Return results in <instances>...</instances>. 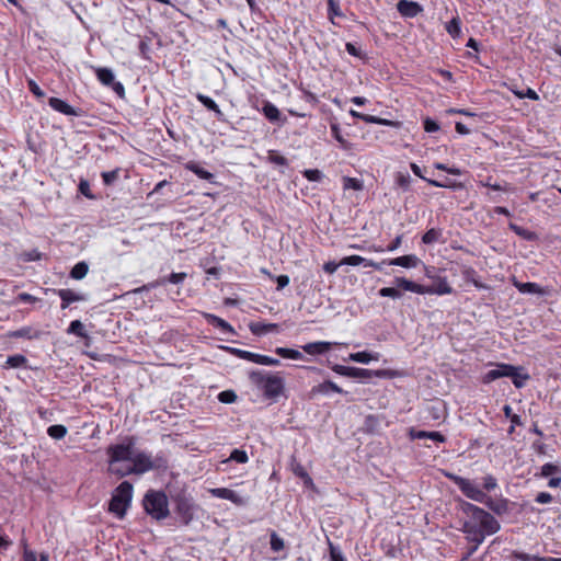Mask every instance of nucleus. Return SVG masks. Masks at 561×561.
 <instances>
[{
  "mask_svg": "<svg viewBox=\"0 0 561 561\" xmlns=\"http://www.w3.org/2000/svg\"><path fill=\"white\" fill-rule=\"evenodd\" d=\"M500 528L499 520L482 508L462 523L461 531L469 542L481 545L486 536L497 533Z\"/></svg>",
  "mask_w": 561,
  "mask_h": 561,
  "instance_id": "nucleus-1",
  "label": "nucleus"
},
{
  "mask_svg": "<svg viewBox=\"0 0 561 561\" xmlns=\"http://www.w3.org/2000/svg\"><path fill=\"white\" fill-rule=\"evenodd\" d=\"M444 476L448 480L454 482L466 497L474 502L485 504L491 511L499 515L506 513L507 500L501 499L494 501L490 496H488L486 493L482 489H480L473 481L455 474L453 472L444 471Z\"/></svg>",
  "mask_w": 561,
  "mask_h": 561,
  "instance_id": "nucleus-2",
  "label": "nucleus"
},
{
  "mask_svg": "<svg viewBox=\"0 0 561 561\" xmlns=\"http://www.w3.org/2000/svg\"><path fill=\"white\" fill-rule=\"evenodd\" d=\"M169 460L164 451H159L156 456H151L146 451L134 453L131 462L126 465L124 470H115L116 476L124 478L130 474H144L151 470H165Z\"/></svg>",
  "mask_w": 561,
  "mask_h": 561,
  "instance_id": "nucleus-3",
  "label": "nucleus"
},
{
  "mask_svg": "<svg viewBox=\"0 0 561 561\" xmlns=\"http://www.w3.org/2000/svg\"><path fill=\"white\" fill-rule=\"evenodd\" d=\"M426 276L433 280V284L430 286L416 284L404 277H396L393 279V283L396 286L402 288L403 290L415 293L419 295L428 294L443 296L453 294V287L449 285L446 277L432 274L431 271L426 272Z\"/></svg>",
  "mask_w": 561,
  "mask_h": 561,
  "instance_id": "nucleus-4",
  "label": "nucleus"
},
{
  "mask_svg": "<svg viewBox=\"0 0 561 561\" xmlns=\"http://www.w3.org/2000/svg\"><path fill=\"white\" fill-rule=\"evenodd\" d=\"M136 444L135 437H126L122 443L110 445L106 449L108 457V471L116 476L115 470H124L126 465L123 462H131L134 455V447Z\"/></svg>",
  "mask_w": 561,
  "mask_h": 561,
  "instance_id": "nucleus-5",
  "label": "nucleus"
},
{
  "mask_svg": "<svg viewBox=\"0 0 561 561\" xmlns=\"http://www.w3.org/2000/svg\"><path fill=\"white\" fill-rule=\"evenodd\" d=\"M250 380L259 387L267 399L278 398L285 390V380L279 373H266L253 370L249 375Z\"/></svg>",
  "mask_w": 561,
  "mask_h": 561,
  "instance_id": "nucleus-6",
  "label": "nucleus"
},
{
  "mask_svg": "<svg viewBox=\"0 0 561 561\" xmlns=\"http://www.w3.org/2000/svg\"><path fill=\"white\" fill-rule=\"evenodd\" d=\"M133 491V484L128 481H123L114 490L108 503V511L113 513L117 518L122 519L125 517L126 512L131 503Z\"/></svg>",
  "mask_w": 561,
  "mask_h": 561,
  "instance_id": "nucleus-7",
  "label": "nucleus"
},
{
  "mask_svg": "<svg viewBox=\"0 0 561 561\" xmlns=\"http://www.w3.org/2000/svg\"><path fill=\"white\" fill-rule=\"evenodd\" d=\"M145 512L157 520L165 519L169 514V502L163 491L149 490L142 500Z\"/></svg>",
  "mask_w": 561,
  "mask_h": 561,
  "instance_id": "nucleus-8",
  "label": "nucleus"
},
{
  "mask_svg": "<svg viewBox=\"0 0 561 561\" xmlns=\"http://www.w3.org/2000/svg\"><path fill=\"white\" fill-rule=\"evenodd\" d=\"M174 511L179 516L180 520L184 525H188L193 518L195 513V504L191 496L186 495L184 492L178 493L174 499Z\"/></svg>",
  "mask_w": 561,
  "mask_h": 561,
  "instance_id": "nucleus-9",
  "label": "nucleus"
},
{
  "mask_svg": "<svg viewBox=\"0 0 561 561\" xmlns=\"http://www.w3.org/2000/svg\"><path fill=\"white\" fill-rule=\"evenodd\" d=\"M54 293L59 296L61 299L60 308L62 310L67 309L70 304L77 302V301H85L87 296L80 293H76L72 289L62 288V289H54Z\"/></svg>",
  "mask_w": 561,
  "mask_h": 561,
  "instance_id": "nucleus-10",
  "label": "nucleus"
},
{
  "mask_svg": "<svg viewBox=\"0 0 561 561\" xmlns=\"http://www.w3.org/2000/svg\"><path fill=\"white\" fill-rule=\"evenodd\" d=\"M397 10L403 18H415L423 11V7L415 1L399 0Z\"/></svg>",
  "mask_w": 561,
  "mask_h": 561,
  "instance_id": "nucleus-11",
  "label": "nucleus"
},
{
  "mask_svg": "<svg viewBox=\"0 0 561 561\" xmlns=\"http://www.w3.org/2000/svg\"><path fill=\"white\" fill-rule=\"evenodd\" d=\"M513 369V365L510 364H496L495 368L490 369L488 373L484 374L482 377L483 383H490L499 378L507 377L510 374V370Z\"/></svg>",
  "mask_w": 561,
  "mask_h": 561,
  "instance_id": "nucleus-12",
  "label": "nucleus"
},
{
  "mask_svg": "<svg viewBox=\"0 0 561 561\" xmlns=\"http://www.w3.org/2000/svg\"><path fill=\"white\" fill-rule=\"evenodd\" d=\"M388 376V371L383 369L379 370H370L358 367H351L348 378L354 379H370L371 377H386Z\"/></svg>",
  "mask_w": 561,
  "mask_h": 561,
  "instance_id": "nucleus-13",
  "label": "nucleus"
},
{
  "mask_svg": "<svg viewBox=\"0 0 561 561\" xmlns=\"http://www.w3.org/2000/svg\"><path fill=\"white\" fill-rule=\"evenodd\" d=\"M48 104L54 111L59 112L64 115H68V116H79L80 115L79 110L72 107L71 105H69L67 102H65L61 99L54 98V96L49 98Z\"/></svg>",
  "mask_w": 561,
  "mask_h": 561,
  "instance_id": "nucleus-14",
  "label": "nucleus"
},
{
  "mask_svg": "<svg viewBox=\"0 0 561 561\" xmlns=\"http://www.w3.org/2000/svg\"><path fill=\"white\" fill-rule=\"evenodd\" d=\"M209 493L214 497L222 499V500H228V501H230V502H232L233 504H237V505L243 504V500L241 499V496L237 492H234V491H232L230 489H227V488L210 489Z\"/></svg>",
  "mask_w": 561,
  "mask_h": 561,
  "instance_id": "nucleus-15",
  "label": "nucleus"
},
{
  "mask_svg": "<svg viewBox=\"0 0 561 561\" xmlns=\"http://www.w3.org/2000/svg\"><path fill=\"white\" fill-rule=\"evenodd\" d=\"M408 434H409L410 439H412V440L425 439V438L432 439L437 443H444L446 440V437L443 434H440L439 432L421 431V430H416L414 427H411L409 430Z\"/></svg>",
  "mask_w": 561,
  "mask_h": 561,
  "instance_id": "nucleus-16",
  "label": "nucleus"
},
{
  "mask_svg": "<svg viewBox=\"0 0 561 561\" xmlns=\"http://www.w3.org/2000/svg\"><path fill=\"white\" fill-rule=\"evenodd\" d=\"M203 318L207 321L208 324L220 329L221 332L228 334H234V329L228 323L226 320L217 317L216 314L203 312Z\"/></svg>",
  "mask_w": 561,
  "mask_h": 561,
  "instance_id": "nucleus-17",
  "label": "nucleus"
},
{
  "mask_svg": "<svg viewBox=\"0 0 561 561\" xmlns=\"http://www.w3.org/2000/svg\"><path fill=\"white\" fill-rule=\"evenodd\" d=\"M335 344L336 343L333 342L318 341L307 343L302 345L301 348L309 355H320L331 350V347Z\"/></svg>",
  "mask_w": 561,
  "mask_h": 561,
  "instance_id": "nucleus-18",
  "label": "nucleus"
},
{
  "mask_svg": "<svg viewBox=\"0 0 561 561\" xmlns=\"http://www.w3.org/2000/svg\"><path fill=\"white\" fill-rule=\"evenodd\" d=\"M196 99L198 100L199 103H202L207 110L211 111L215 113V116L218 121H221V122H225L226 121V117H225V114L224 112L219 108V106L217 105V103L208 95H205V94H202V93H198L196 95Z\"/></svg>",
  "mask_w": 561,
  "mask_h": 561,
  "instance_id": "nucleus-19",
  "label": "nucleus"
},
{
  "mask_svg": "<svg viewBox=\"0 0 561 561\" xmlns=\"http://www.w3.org/2000/svg\"><path fill=\"white\" fill-rule=\"evenodd\" d=\"M513 285L522 294H533V295H540V296L547 294V290L545 288H542L540 285H538L537 283H531V282L522 283V282L514 279Z\"/></svg>",
  "mask_w": 561,
  "mask_h": 561,
  "instance_id": "nucleus-20",
  "label": "nucleus"
},
{
  "mask_svg": "<svg viewBox=\"0 0 561 561\" xmlns=\"http://www.w3.org/2000/svg\"><path fill=\"white\" fill-rule=\"evenodd\" d=\"M262 113L271 123L280 122V125L286 123V118L282 119V114L277 106L268 101L263 104Z\"/></svg>",
  "mask_w": 561,
  "mask_h": 561,
  "instance_id": "nucleus-21",
  "label": "nucleus"
},
{
  "mask_svg": "<svg viewBox=\"0 0 561 561\" xmlns=\"http://www.w3.org/2000/svg\"><path fill=\"white\" fill-rule=\"evenodd\" d=\"M420 259L414 254L402 255L396 259L388 260V265H397L405 268L416 267Z\"/></svg>",
  "mask_w": 561,
  "mask_h": 561,
  "instance_id": "nucleus-22",
  "label": "nucleus"
},
{
  "mask_svg": "<svg viewBox=\"0 0 561 561\" xmlns=\"http://www.w3.org/2000/svg\"><path fill=\"white\" fill-rule=\"evenodd\" d=\"M7 336L11 337V339L33 340V339H37L39 336V332L37 330H35L34 328L27 325V327H22L14 331H9L7 333Z\"/></svg>",
  "mask_w": 561,
  "mask_h": 561,
  "instance_id": "nucleus-23",
  "label": "nucleus"
},
{
  "mask_svg": "<svg viewBox=\"0 0 561 561\" xmlns=\"http://www.w3.org/2000/svg\"><path fill=\"white\" fill-rule=\"evenodd\" d=\"M511 375H507L512 379L513 385L520 389L525 386L526 381L529 379V375L524 373L523 367L513 366V369L510 370Z\"/></svg>",
  "mask_w": 561,
  "mask_h": 561,
  "instance_id": "nucleus-24",
  "label": "nucleus"
},
{
  "mask_svg": "<svg viewBox=\"0 0 561 561\" xmlns=\"http://www.w3.org/2000/svg\"><path fill=\"white\" fill-rule=\"evenodd\" d=\"M185 168L188 171L193 172L195 175H197L199 179L206 180L210 183L215 182V175L211 172L205 170L196 162L191 161L185 165Z\"/></svg>",
  "mask_w": 561,
  "mask_h": 561,
  "instance_id": "nucleus-25",
  "label": "nucleus"
},
{
  "mask_svg": "<svg viewBox=\"0 0 561 561\" xmlns=\"http://www.w3.org/2000/svg\"><path fill=\"white\" fill-rule=\"evenodd\" d=\"M330 391L345 393V391L331 380L323 381L312 388V393L329 394Z\"/></svg>",
  "mask_w": 561,
  "mask_h": 561,
  "instance_id": "nucleus-26",
  "label": "nucleus"
},
{
  "mask_svg": "<svg viewBox=\"0 0 561 561\" xmlns=\"http://www.w3.org/2000/svg\"><path fill=\"white\" fill-rule=\"evenodd\" d=\"M27 358L22 354L11 355L7 358L5 363L2 365L3 369L10 368H26L27 367Z\"/></svg>",
  "mask_w": 561,
  "mask_h": 561,
  "instance_id": "nucleus-27",
  "label": "nucleus"
},
{
  "mask_svg": "<svg viewBox=\"0 0 561 561\" xmlns=\"http://www.w3.org/2000/svg\"><path fill=\"white\" fill-rule=\"evenodd\" d=\"M277 329H278V324H276V323L252 322L250 324V331L254 335H264L270 332L276 331Z\"/></svg>",
  "mask_w": 561,
  "mask_h": 561,
  "instance_id": "nucleus-28",
  "label": "nucleus"
},
{
  "mask_svg": "<svg viewBox=\"0 0 561 561\" xmlns=\"http://www.w3.org/2000/svg\"><path fill=\"white\" fill-rule=\"evenodd\" d=\"M186 273H171L169 276H164V277H161L159 278L154 284L151 285V287H156V286H164L167 285L168 283H171V284H182L185 278H186Z\"/></svg>",
  "mask_w": 561,
  "mask_h": 561,
  "instance_id": "nucleus-29",
  "label": "nucleus"
},
{
  "mask_svg": "<svg viewBox=\"0 0 561 561\" xmlns=\"http://www.w3.org/2000/svg\"><path fill=\"white\" fill-rule=\"evenodd\" d=\"M95 75L98 80L105 87H111L115 82L114 72L110 68H96Z\"/></svg>",
  "mask_w": 561,
  "mask_h": 561,
  "instance_id": "nucleus-30",
  "label": "nucleus"
},
{
  "mask_svg": "<svg viewBox=\"0 0 561 561\" xmlns=\"http://www.w3.org/2000/svg\"><path fill=\"white\" fill-rule=\"evenodd\" d=\"M226 350L230 354H232L241 359H245L248 362L257 364L259 356H260V354H257V353H253V352L241 350V348H234V347H226Z\"/></svg>",
  "mask_w": 561,
  "mask_h": 561,
  "instance_id": "nucleus-31",
  "label": "nucleus"
},
{
  "mask_svg": "<svg viewBox=\"0 0 561 561\" xmlns=\"http://www.w3.org/2000/svg\"><path fill=\"white\" fill-rule=\"evenodd\" d=\"M348 359L352 362L360 363V364H368L371 360H378L379 354L378 353L371 354V353H368L365 351L357 352V353L350 354Z\"/></svg>",
  "mask_w": 561,
  "mask_h": 561,
  "instance_id": "nucleus-32",
  "label": "nucleus"
},
{
  "mask_svg": "<svg viewBox=\"0 0 561 561\" xmlns=\"http://www.w3.org/2000/svg\"><path fill=\"white\" fill-rule=\"evenodd\" d=\"M274 352H275V354H277L278 356H280L283 358H288V359H294V360H299V359L304 358V355L301 352H299L297 350H293V348L279 346V347H276Z\"/></svg>",
  "mask_w": 561,
  "mask_h": 561,
  "instance_id": "nucleus-33",
  "label": "nucleus"
},
{
  "mask_svg": "<svg viewBox=\"0 0 561 561\" xmlns=\"http://www.w3.org/2000/svg\"><path fill=\"white\" fill-rule=\"evenodd\" d=\"M89 272V265L84 262H78L70 271V277L80 280L85 277Z\"/></svg>",
  "mask_w": 561,
  "mask_h": 561,
  "instance_id": "nucleus-34",
  "label": "nucleus"
},
{
  "mask_svg": "<svg viewBox=\"0 0 561 561\" xmlns=\"http://www.w3.org/2000/svg\"><path fill=\"white\" fill-rule=\"evenodd\" d=\"M508 228L514 232L516 233L517 236H519L520 238L527 240V241H533L536 239V233L534 231H530L528 229H525L516 224H513V222H510L508 225Z\"/></svg>",
  "mask_w": 561,
  "mask_h": 561,
  "instance_id": "nucleus-35",
  "label": "nucleus"
},
{
  "mask_svg": "<svg viewBox=\"0 0 561 561\" xmlns=\"http://www.w3.org/2000/svg\"><path fill=\"white\" fill-rule=\"evenodd\" d=\"M67 427L61 424L51 425L47 428L48 436L54 439H62L67 435Z\"/></svg>",
  "mask_w": 561,
  "mask_h": 561,
  "instance_id": "nucleus-36",
  "label": "nucleus"
},
{
  "mask_svg": "<svg viewBox=\"0 0 561 561\" xmlns=\"http://www.w3.org/2000/svg\"><path fill=\"white\" fill-rule=\"evenodd\" d=\"M442 237V230L437 228L428 229L422 237V242L425 244H433L439 241Z\"/></svg>",
  "mask_w": 561,
  "mask_h": 561,
  "instance_id": "nucleus-37",
  "label": "nucleus"
},
{
  "mask_svg": "<svg viewBox=\"0 0 561 561\" xmlns=\"http://www.w3.org/2000/svg\"><path fill=\"white\" fill-rule=\"evenodd\" d=\"M331 134L334 137V139L340 142V145L347 149L350 148V142L342 136L341 128L337 123H331L330 124Z\"/></svg>",
  "mask_w": 561,
  "mask_h": 561,
  "instance_id": "nucleus-38",
  "label": "nucleus"
},
{
  "mask_svg": "<svg viewBox=\"0 0 561 561\" xmlns=\"http://www.w3.org/2000/svg\"><path fill=\"white\" fill-rule=\"evenodd\" d=\"M328 1V16L330 21L334 24V16H343V12L340 8L339 0H327Z\"/></svg>",
  "mask_w": 561,
  "mask_h": 561,
  "instance_id": "nucleus-39",
  "label": "nucleus"
},
{
  "mask_svg": "<svg viewBox=\"0 0 561 561\" xmlns=\"http://www.w3.org/2000/svg\"><path fill=\"white\" fill-rule=\"evenodd\" d=\"M67 332L75 334L79 337H87V332H85L84 325L80 320L71 321L68 327Z\"/></svg>",
  "mask_w": 561,
  "mask_h": 561,
  "instance_id": "nucleus-40",
  "label": "nucleus"
},
{
  "mask_svg": "<svg viewBox=\"0 0 561 561\" xmlns=\"http://www.w3.org/2000/svg\"><path fill=\"white\" fill-rule=\"evenodd\" d=\"M270 545L274 552H278L285 548V541L277 535L276 531L272 530L270 534Z\"/></svg>",
  "mask_w": 561,
  "mask_h": 561,
  "instance_id": "nucleus-41",
  "label": "nucleus"
},
{
  "mask_svg": "<svg viewBox=\"0 0 561 561\" xmlns=\"http://www.w3.org/2000/svg\"><path fill=\"white\" fill-rule=\"evenodd\" d=\"M446 31L453 37H458L461 33V23L458 18H454L446 25Z\"/></svg>",
  "mask_w": 561,
  "mask_h": 561,
  "instance_id": "nucleus-42",
  "label": "nucleus"
},
{
  "mask_svg": "<svg viewBox=\"0 0 561 561\" xmlns=\"http://www.w3.org/2000/svg\"><path fill=\"white\" fill-rule=\"evenodd\" d=\"M343 187L344 190L362 191L364 185L363 182L358 179L345 176L343 179Z\"/></svg>",
  "mask_w": 561,
  "mask_h": 561,
  "instance_id": "nucleus-43",
  "label": "nucleus"
},
{
  "mask_svg": "<svg viewBox=\"0 0 561 561\" xmlns=\"http://www.w3.org/2000/svg\"><path fill=\"white\" fill-rule=\"evenodd\" d=\"M229 460L236 461L237 463H245L249 457L245 450L236 448L231 451Z\"/></svg>",
  "mask_w": 561,
  "mask_h": 561,
  "instance_id": "nucleus-44",
  "label": "nucleus"
},
{
  "mask_svg": "<svg viewBox=\"0 0 561 561\" xmlns=\"http://www.w3.org/2000/svg\"><path fill=\"white\" fill-rule=\"evenodd\" d=\"M462 277L467 282H471L474 284V286L480 287L479 283L477 282V272L471 266H463L461 271Z\"/></svg>",
  "mask_w": 561,
  "mask_h": 561,
  "instance_id": "nucleus-45",
  "label": "nucleus"
},
{
  "mask_svg": "<svg viewBox=\"0 0 561 561\" xmlns=\"http://www.w3.org/2000/svg\"><path fill=\"white\" fill-rule=\"evenodd\" d=\"M399 289L400 288L398 286H397V288L383 287V288L379 289L378 294L380 297H389L392 299H397V298L401 297V291Z\"/></svg>",
  "mask_w": 561,
  "mask_h": 561,
  "instance_id": "nucleus-46",
  "label": "nucleus"
},
{
  "mask_svg": "<svg viewBox=\"0 0 561 561\" xmlns=\"http://www.w3.org/2000/svg\"><path fill=\"white\" fill-rule=\"evenodd\" d=\"M514 94L519 99L539 100L538 93L531 88H527L525 91H514Z\"/></svg>",
  "mask_w": 561,
  "mask_h": 561,
  "instance_id": "nucleus-47",
  "label": "nucleus"
},
{
  "mask_svg": "<svg viewBox=\"0 0 561 561\" xmlns=\"http://www.w3.org/2000/svg\"><path fill=\"white\" fill-rule=\"evenodd\" d=\"M237 394L233 390H225L218 394V400L222 403H233L237 400Z\"/></svg>",
  "mask_w": 561,
  "mask_h": 561,
  "instance_id": "nucleus-48",
  "label": "nucleus"
},
{
  "mask_svg": "<svg viewBox=\"0 0 561 561\" xmlns=\"http://www.w3.org/2000/svg\"><path fill=\"white\" fill-rule=\"evenodd\" d=\"M118 173H119L118 169L102 172L101 175H102L104 184L112 185L118 179V175H119Z\"/></svg>",
  "mask_w": 561,
  "mask_h": 561,
  "instance_id": "nucleus-49",
  "label": "nucleus"
},
{
  "mask_svg": "<svg viewBox=\"0 0 561 561\" xmlns=\"http://www.w3.org/2000/svg\"><path fill=\"white\" fill-rule=\"evenodd\" d=\"M345 49L351 56L357 57L359 59L366 58V54L364 51H362V49L353 43H346Z\"/></svg>",
  "mask_w": 561,
  "mask_h": 561,
  "instance_id": "nucleus-50",
  "label": "nucleus"
},
{
  "mask_svg": "<svg viewBox=\"0 0 561 561\" xmlns=\"http://www.w3.org/2000/svg\"><path fill=\"white\" fill-rule=\"evenodd\" d=\"M365 262V257L359 255H350L342 259L341 264L343 265H351V266H357L363 264Z\"/></svg>",
  "mask_w": 561,
  "mask_h": 561,
  "instance_id": "nucleus-51",
  "label": "nucleus"
},
{
  "mask_svg": "<svg viewBox=\"0 0 561 561\" xmlns=\"http://www.w3.org/2000/svg\"><path fill=\"white\" fill-rule=\"evenodd\" d=\"M304 176L308 180V181H312V182H319L323 174L320 170L318 169H308V170H305L304 171Z\"/></svg>",
  "mask_w": 561,
  "mask_h": 561,
  "instance_id": "nucleus-52",
  "label": "nucleus"
},
{
  "mask_svg": "<svg viewBox=\"0 0 561 561\" xmlns=\"http://www.w3.org/2000/svg\"><path fill=\"white\" fill-rule=\"evenodd\" d=\"M257 365H265V366H279L280 360L275 357H271L267 355L260 354Z\"/></svg>",
  "mask_w": 561,
  "mask_h": 561,
  "instance_id": "nucleus-53",
  "label": "nucleus"
},
{
  "mask_svg": "<svg viewBox=\"0 0 561 561\" xmlns=\"http://www.w3.org/2000/svg\"><path fill=\"white\" fill-rule=\"evenodd\" d=\"M461 510L465 514H467L469 517L479 513L480 510H482L481 507L470 503V502H466V501H462L461 503Z\"/></svg>",
  "mask_w": 561,
  "mask_h": 561,
  "instance_id": "nucleus-54",
  "label": "nucleus"
},
{
  "mask_svg": "<svg viewBox=\"0 0 561 561\" xmlns=\"http://www.w3.org/2000/svg\"><path fill=\"white\" fill-rule=\"evenodd\" d=\"M423 127L426 133H435L438 131L440 128L439 124L436 121L432 119L431 117H426L423 121Z\"/></svg>",
  "mask_w": 561,
  "mask_h": 561,
  "instance_id": "nucleus-55",
  "label": "nucleus"
},
{
  "mask_svg": "<svg viewBox=\"0 0 561 561\" xmlns=\"http://www.w3.org/2000/svg\"><path fill=\"white\" fill-rule=\"evenodd\" d=\"M396 183L403 190H409L411 184V176L409 174L399 173L396 179Z\"/></svg>",
  "mask_w": 561,
  "mask_h": 561,
  "instance_id": "nucleus-56",
  "label": "nucleus"
},
{
  "mask_svg": "<svg viewBox=\"0 0 561 561\" xmlns=\"http://www.w3.org/2000/svg\"><path fill=\"white\" fill-rule=\"evenodd\" d=\"M497 488V481L492 474L483 477V489L488 492Z\"/></svg>",
  "mask_w": 561,
  "mask_h": 561,
  "instance_id": "nucleus-57",
  "label": "nucleus"
},
{
  "mask_svg": "<svg viewBox=\"0 0 561 561\" xmlns=\"http://www.w3.org/2000/svg\"><path fill=\"white\" fill-rule=\"evenodd\" d=\"M27 88L36 98L41 99L45 96V92L33 79L27 80Z\"/></svg>",
  "mask_w": 561,
  "mask_h": 561,
  "instance_id": "nucleus-58",
  "label": "nucleus"
},
{
  "mask_svg": "<svg viewBox=\"0 0 561 561\" xmlns=\"http://www.w3.org/2000/svg\"><path fill=\"white\" fill-rule=\"evenodd\" d=\"M78 190L87 198H90V199L94 198V195L91 193V190H90V183L87 180H80Z\"/></svg>",
  "mask_w": 561,
  "mask_h": 561,
  "instance_id": "nucleus-59",
  "label": "nucleus"
},
{
  "mask_svg": "<svg viewBox=\"0 0 561 561\" xmlns=\"http://www.w3.org/2000/svg\"><path fill=\"white\" fill-rule=\"evenodd\" d=\"M330 549V559L331 561H346L341 550L333 546L332 543H329Z\"/></svg>",
  "mask_w": 561,
  "mask_h": 561,
  "instance_id": "nucleus-60",
  "label": "nucleus"
},
{
  "mask_svg": "<svg viewBox=\"0 0 561 561\" xmlns=\"http://www.w3.org/2000/svg\"><path fill=\"white\" fill-rule=\"evenodd\" d=\"M268 160H270V162L277 164V165H287V159L284 156H280L275 152L270 153Z\"/></svg>",
  "mask_w": 561,
  "mask_h": 561,
  "instance_id": "nucleus-61",
  "label": "nucleus"
},
{
  "mask_svg": "<svg viewBox=\"0 0 561 561\" xmlns=\"http://www.w3.org/2000/svg\"><path fill=\"white\" fill-rule=\"evenodd\" d=\"M294 473L297 477L304 479L306 484H311L312 483V479L310 478V476L306 472V470L301 466H298L297 468H295L294 469Z\"/></svg>",
  "mask_w": 561,
  "mask_h": 561,
  "instance_id": "nucleus-62",
  "label": "nucleus"
},
{
  "mask_svg": "<svg viewBox=\"0 0 561 561\" xmlns=\"http://www.w3.org/2000/svg\"><path fill=\"white\" fill-rule=\"evenodd\" d=\"M558 471V468L557 466H554L553 463L551 462H548V463H545L542 467H541V476L542 477H549L551 474H553L554 472Z\"/></svg>",
  "mask_w": 561,
  "mask_h": 561,
  "instance_id": "nucleus-63",
  "label": "nucleus"
},
{
  "mask_svg": "<svg viewBox=\"0 0 561 561\" xmlns=\"http://www.w3.org/2000/svg\"><path fill=\"white\" fill-rule=\"evenodd\" d=\"M20 302L34 304L38 299L28 293H20L16 297Z\"/></svg>",
  "mask_w": 561,
  "mask_h": 561,
  "instance_id": "nucleus-64",
  "label": "nucleus"
}]
</instances>
